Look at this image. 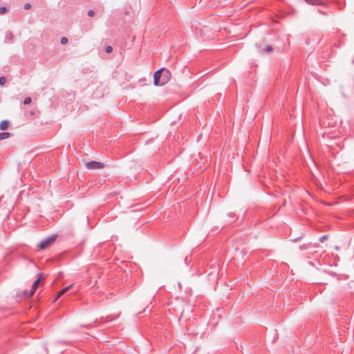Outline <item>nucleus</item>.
Listing matches in <instances>:
<instances>
[{
	"mask_svg": "<svg viewBox=\"0 0 354 354\" xmlns=\"http://www.w3.org/2000/svg\"><path fill=\"white\" fill-rule=\"evenodd\" d=\"M32 100L30 97H27L24 100V104H29L31 102Z\"/></svg>",
	"mask_w": 354,
	"mask_h": 354,
	"instance_id": "14",
	"label": "nucleus"
},
{
	"mask_svg": "<svg viewBox=\"0 0 354 354\" xmlns=\"http://www.w3.org/2000/svg\"><path fill=\"white\" fill-rule=\"evenodd\" d=\"M60 43L63 45L66 44L68 43L67 37H63L60 39Z\"/></svg>",
	"mask_w": 354,
	"mask_h": 354,
	"instance_id": "12",
	"label": "nucleus"
},
{
	"mask_svg": "<svg viewBox=\"0 0 354 354\" xmlns=\"http://www.w3.org/2000/svg\"><path fill=\"white\" fill-rule=\"evenodd\" d=\"M30 7H31V6H30V3H25V4H24V8L25 10H28V9H30Z\"/></svg>",
	"mask_w": 354,
	"mask_h": 354,
	"instance_id": "19",
	"label": "nucleus"
},
{
	"mask_svg": "<svg viewBox=\"0 0 354 354\" xmlns=\"http://www.w3.org/2000/svg\"><path fill=\"white\" fill-rule=\"evenodd\" d=\"M307 3L313 6H325L326 3L324 0H308Z\"/></svg>",
	"mask_w": 354,
	"mask_h": 354,
	"instance_id": "5",
	"label": "nucleus"
},
{
	"mask_svg": "<svg viewBox=\"0 0 354 354\" xmlns=\"http://www.w3.org/2000/svg\"><path fill=\"white\" fill-rule=\"evenodd\" d=\"M113 51V48L111 46H107L105 48V52L106 53H110Z\"/></svg>",
	"mask_w": 354,
	"mask_h": 354,
	"instance_id": "15",
	"label": "nucleus"
},
{
	"mask_svg": "<svg viewBox=\"0 0 354 354\" xmlns=\"http://www.w3.org/2000/svg\"><path fill=\"white\" fill-rule=\"evenodd\" d=\"M328 235H323L322 236H321L319 238V242L322 243L324 242L325 240H326L328 239Z\"/></svg>",
	"mask_w": 354,
	"mask_h": 354,
	"instance_id": "17",
	"label": "nucleus"
},
{
	"mask_svg": "<svg viewBox=\"0 0 354 354\" xmlns=\"http://www.w3.org/2000/svg\"><path fill=\"white\" fill-rule=\"evenodd\" d=\"M104 167V164L100 162L91 161L86 163V167L89 169H101Z\"/></svg>",
	"mask_w": 354,
	"mask_h": 354,
	"instance_id": "4",
	"label": "nucleus"
},
{
	"mask_svg": "<svg viewBox=\"0 0 354 354\" xmlns=\"http://www.w3.org/2000/svg\"><path fill=\"white\" fill-rule=\"evenodd\" d=\"M9 121L4 120L0 122V129L3 131L8 128Z\"/></svg>",
	"mask_w": 354,
	"mask_h": 354,
	"instance_id": "6",
	"label": "nucleus"
},
{
	"mask_svg": "<svg viewBox=\"0 0 354 354\" xmlns=\"http://www.w3.org/2000/svg\"><path fill=\"white\" fill-rule=\"evenodd\" d=\"M6 78L3 76L1 77H0V85L3 86L6 84Z\"/></svg>",
	"mask_w": 354,
	"mask_h": 354,
	"instance_id": "13",
	"label": "nucleus"
},
{
	"mask_svg": "<svg viewBox=\"0 0 354 354\" xmlns=\"http://www.w3.org/2000/svg\"><path fill=\"white\" fill-rule=\"evenodd\" d=\"M161 77H162V78H165V77H167V82L169 81V79L170 75H168V76H167V74H166L165 73H162V76H161Z\"/></svg>",
	"mask_w": 354,
	"mask_h": 354,
	"instance_id": "18",
	"label": "nucleus"
},
{
	"mask_svg": "<svg viewBox=\"0 0 354 354\" xmlns=\"http://www.w3.org/2000/svg\"><path fill=\"white\" fill-rule=\"evenodd\" d=\"M13 37L14 36H13V34L12 33V32H10V31L6 32L4 42L6 43V42L12 41Z\"/></svg>",
	"mask_w": 354,
	"mask_h": 354,
	"instance_id": "7",
	"label": "nucleus"
},
{
	"mask_svg": "<svg viewBox=\"0 0 354 354\" xmlns=\"http://www.w3.org/2000/svg\"><path fill=\"white\" fill-rule=\"evenodd\" d=\"M42 277H43L42 274H39V277L33 282L32 287H31V290L29 292H27V291L24 292V295L26 297H30L31 296H32L34 295V293L35 292L36 290L37 289V288L39 286V284L40 281L41 280Z\"/></svg>",
	"mask_w": 354,
	"mask_h": 354,
	"instance_id": "3",
	"label": "nucleus"
},
{
	"mask_svg": "<svg viewBox=\"0 0 354 354\" xmlns=\"http://www.w3.org/2000/svg\"><path fill=\"white\" fill-rule=\"evenodd\" d=\"M264 51L266 53H271L272 51V47L270 45H267Z\"/></svg>",
	"mask_w": 354,
	"mask_h": 354,
	"instance_id": "11",
	"label": "nucleus"
},
{
	"mask_svg": "<svg viewBox=\"0 0 354 354\" xmlns=\"http://www.w3.org/2000/svg\"><path fill=\"white\" fill-rule=\"evenodd\" d=\"M95 15V12L92 10H88V16L93 17Z\"/></svg>",
	"mask_w": 354,
	"mask_h": 354,
	"instance_id": "20",
	"label": "nucleus"
},
{
	"mask_svg": "<svg viewBox=\"0 0 354 354\" xmlns=\"http://www.w3.org/2000/svg\"><path fill=\"white\" fill-rule=\"evenodd\" d=\"M71 287V286H67L64 288H63L62 290H61L59 292H58V295H57V298H59V297H61L62 295H64L67 290H68L70 289V288Z\"/></svg>",
	"mask_w": 354,
	"mask_h": 354,
	"instance_id": "9",
	"label": "nucleus"
},
{
	"mask_svg": "<svg viewBox=\"0 0 354 354\" xmlns=\"http://www.w3.org/2000/svg\"><path fill=\"white\" fill-rule=\"evenodd\" d=\"M227 216L231 218H235V214L233 213V212H230L227 214Z\"/></svg>",
	"mask_w": 354,
	"mask_h": 354,
	"instance_id": "21",
	"label": "nucleus"
},
{
	"mask_svg": "<svg viewBox=\"0 0 354 354\" xmlns=\"http://www.w3.org/2000/svg\"><path fill=\"white\" fill-rule=\"evenodd\" d=\"M57 237V234H53L46 239H44L39 243V247L41 250H44L51 245Z\"/></svg>",
	"mask_w": 354,
	"mask_h": 354,
	"instance_id": "2",
	"label": "nucleus"
},
{
	"mask_svg": "<svg viewBox=\"0 0 354 354\" xmlns=\"http://www.w3.org/2000/svg\"><path fill=\"white\" fill-rule=\"evenodd\" d=\"M12 134L8 132H3L0 133V140L8 139L10 138Z\"/></svg>",
	"mask_w": 354,
	"mask_h": 354,
	"instance_id": "8",
	"label": "nucleus"
},
{
	"mask_svg": "<svg viewBox=\"0 0 354 354\" xmlns=\"http://www.w3.org/2000/svg\"><path fill=\"white\" fill-rule=\"evenodd\" d=\"M162 73H165L167 76L171 75L169 70L165 68L156 71L153 75V83L155 86H162L167 83V77L162 78L161 77Z\"/></svg>",
	"mask_w": 354,
	"mask_h": 354,
	"instance_id": "1",
	"label": "nucleus"
},
{
	"mask_svg": "<svg viewBox=\"0 0 354 354\" xmlns=\"http://www.w3.org/2000/svg\"><path fill=\"white\" fill-rule=\"evenodd\" d=\"M304 1H305L306 3H307V1H308V0H304Z\"/></svg>",
	"mask_w": 354,
	"mask_h": 354,
	"instance_id": "22",
	"label": "nucleus"
},
{
	"mask_svg": "<svg viewBox=\"0 0 354 354\" xmlns=\"http://www.w3.org/2000/svg\"><path fill=\"white\" fill-rule=\"evenodd\" d=\"M117 317L107 316L104 322H108L115 319Z\"/></svg>",
	"mask_w": 354,
	"mask_h": 354,
	"instance_id": "10",
	"label": "nucleus"
},
{
	"mask_svg": "<svg viewBox=\"0 0 354 354\" xmlns=\"http://www.w3.org/2000/svg\"><path fill=\"white\" fill-rule=\"evenodd\" d=\"M7 8L6 7H0V15H3L6 12Z\"/></svg>",
	"mask_w": 354,
	"mask_h": 354,
	"instance_id": "16",
	"label": "nucleus"
}]
</instances>
